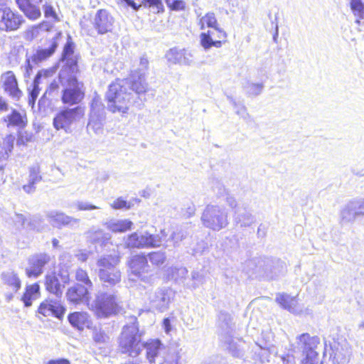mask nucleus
I'll use <instances>...</instances> for the list:
<instances>
[{"label": "nucleus", "mask_w": 364, "mask_h": 364, "mask_svg": "<svg viewBox=\"0 0 364 364\" xmlns=\"http://www.w3.org/2000/svg\"><path fill=\"white\" fill-rule=\"evenodd\" d=\"M143 336L144 331L139 330L136 318L131 317L129 322L123 326L118 338L121 352L133 358L139 355L144 347L141 343Z\"/></svg>", "instance_id": "1"}, {"label": "nucleus", "mask_w": 364, "mask_h": 364, "mask_svg": "<svg viewBox=\"0 0 364 364\" xmlns=\"http://www.w3.org/2000/svg\"><path fill=\"white\" fill-rule=\"evenodd\" d=\"M88 309L97 318H108L122 311L121 302L117 296L112 293L99 291L95 299L87 302Z\"/></svg>", "instance_id": "2"}, {"label": "nucleus", "mask_w": 364, "mask_h": 364, "mask_svg": "<svg viewBox=\"0 0 364 364\" xmlns=\"http://www.w3.org/2000/svg\"><path fill=\"white\" fill-rule=\"evenodd\" d=\"M127 80H117L109 85L107 98L111 112L126 113L128 111L132 96L127 92Z\"/></svg>", "instance_id": "3"}, {"label": "nucleus", "mask_w": 364, "mask_h": 364, "mask_svg": "<svg viewBox=\"0 0 364 364\" xmlns=\"http://www.w3.org/2000/svg\"><path fill=\"white\" fill-rule=\"evenodd\" d=\"M59 80L63 87L62 102L70 105L80 103L85 96L83 84L78 82L75 76L68 74L66 70H60Z\"/></svg>", "instance_id": "4"}, {"label": "nucleus", "mask_w": 364, "mask_h": 364, "mask_svg": "<svg viewBox=\"0 0 364 364\" xmlns=\"http://www.w3.org/2000/svg\"><path fill=\"white\" fill-rule=\"evenodd\" d=\"M200 220L205 228L214 231H220L229 224L228 211L224 207L218 205H206Z\"/></svg>", "instance_id": "5"}, {"label": "nucleus", "mask_w": 364, "mask_h": 364, "mask_svg": "<svg viewBox=\"0 0 364 364\" xmlns=\"http://www.w3.org/2000/svg\"><path fill=\"white\" fill-rule=\"evenodd\" d=\"M119 258L114 256H107L97 261L99 277L100 281L107 287H112L121 281V272L117 268Z\"/></svg>", "instance_id": "6"}, {"label": "nucleus", "mask_w": 364, "mask_h": 364, "mask_svg": "<svg viewBox=\"0 0 364 364\" xmlns=\"http://www.w3.org/2000/svg\"><path fill=\"white\" fill-rule=\"evenodd\" d=\"M84 115L85 109L80 106L63 109L56 114L53 124L57 130L63 129L66 133H70L73 125L80 122Z\"/></svg>", "instance_id": "7"}, {"label": "nucleus", "mask_w": 364, "mask_h": 364, "mask_svg": "<svg viewBox=\"0 0 364 364\" xmlns=\"http://www.w3.org/2000/svg\"><path fill=\"white\" fill-rule=\"evenodd\" d=\"M105 114L104 105L99 96H95L90 105V113L87 124L88 131H92L97 135H100L104 131Z\"/></svg>", "instance_id": "8"}, {"label": "nucleus", "mask_w": 364, "mask_h": 364, "mask_svg": "<svg viewBox=\"0 0 364 364\" xmlns=\"http://www.w3.org/2000/svg\"><path fill=\"white\" fill-rule=\"evenodd\" d=\"M166 236L164 230L161 231V235H151L148 232H134L128 236L125 243L129 247H156L161 245Z\"/></svg>", "instance_id": "9"}, {"label": "nucleus", "mask_w": 364, "mask_h": 364, "mask_svg": "<svg viewBox=\"0 0 364 364\" xmlns=\"http://www.w3.org/2000/svg\"><path fill=\"white\" fill-rule=\"evenodd\" d=\"M173 298L174 291L171 288H159L149 293V305L153 311L164 312L168 309Z\"/></svg>", "instance_id": "10"}, {"label": "nucleus", "mask_w": 364, "mask_h": 364, "mask_svg": "<svg viewBox=\"0 0 364 364\" xmlns=\"http://www.w3.org/2000/svg\"><path fill=\"white\" fill-rule=\"evenodd\" d=\"M25 22L23 17L9 7H0V30L10 32L18 30Z\"/></svg>", "instance_id": "11"}, {"label": "nucleus", "mask_w": 364, "mask_h": 364, "mask_svg": "<svg viewBox=\"0 0 364 364\" xmlns=\"http://www.w3.org/2000/svg\"><path fill=\"white\" fill-rule=\"evenodd\" d=\"M129 267L130 269L129 279L136 280L139 279L144 282H149L150 278L142 275V273L147 271L149 267L145 256L138 255L132 257L129 262Z\"/></svg>", "instance_id": "12"}, {"label": "nucleus", "mask_w": 364, "mask_h": 364, "mask_svg": "<svg viewBox=\"0 0 364 364\" xmlns=\"http://www.w3.org/2000/svg\"><path fill=\"white\" fill-rule=\"evenodd\" d=\"M226 37V33L218 25L217 28H212L207 33L200 34V44L205 50H208L211 47L220 48L222 46V40H225Z\"/></svg>", "instance_id": "13"}, {"label": "nucleus", "mask_w": 364, "mask_h": 364, "mask_svg": "<svg viewBox=\"0 0 364 364\" xmlns=\"http://www.w3.org/2000/svg\"><path fill=\"white\" fill-rule=\"evenodd\" d=\"M50 256L46 253L33 255L29 259V266L26 269L28 277L37 278L43 273V267L50 262Z\"/></svg>", "instance_id": "14"}, {"label": "nucleus", "mask_w": 364, "mask_h": 364, "mask_svg": "<svg viewBox=\"0 0 364 364\" xmlns=\"http://www.w3.org/2000/svg\"><path fill=\"white\" fill-rule=\"evenodd\" d=\"M166 57L168 62L173 64L191 65L194 63L193 53L186 49L171 48L166 53Z\"/></svg>", "instance_id": "15"}, {"label": "nucleus", "mask_w": 364, "mask_h": 364, "mask_svg": "<svg viewBox=\"0 0 364 364\" xmlns=\"http://www.w3.org/2000/svg\"><path fill=\"white\" fill-rule=\"evenodd\" d=\"M114 19L105 9L99 10L94 18V26L99 34H105L112 30Z\"/></svg>", "instance_id": "16"}, {"label": "nucleus", "mask_w": 364, "mask_h": 364, "mask_svg": "<svg viewBox=\"0 0 364 364\" xmlns=\"http://www.w3.org/2000/svg\"><path fill=\"white\" fill-rule=\"evenodd\" d=\"M66 298L70 303L78 304L90 302L89 291L85 287L76 284L70 287L66 292Z\"/></svg>", "instance_id": "17"}, {"label": "nucleus", "mask_w": 364, "mask_h": 364, "mask_svg": "<svg viewBox=\"0 0 364 364\" xmlns=\"http://www.w3.org/2000/svg\"><path fill=\"white\" fill-rule=\"evenodd\" d=\"M1 81L4 89L11 97L18 99L21 95V91L18 89L16 76L11 71H8L1 76Z\"/></svg>", "instance_id": "18"}, {"label": "nucleus", "mask_w": 364, "mask_h": 364, "mask_svg": "<svg viewBox=\"0 0 364 364\" xmlns=\"http://www.w3.org/2000/svg\"><path fill=\"white\" fill-rule=\"evenodd\" d=\"M122 80H127L128 82L127 88L131 89L137 95L144 94L148 90V84L143 73L138 74L137 71H133L129 78Z\"/></svg>", "instance_id": "19"}, {"label": "nucleus", "mask_w": 364, "mask_h": 364, "mask_svg": "<svg viewBox=\"0 0 364 364\" xmlns=\"http://www.w3.org/2000/svg\"><path fill=\"white\" fill-rule=\"evenodd\" d=\"M65 308L58 301L46 300L43 301L38 308L39 314L44 316H53L60 318L65 313Z\"/></svg>", "instance_id": "20"}, {"label": "nucleus", "mask_w": 364, "mask_h": 364, "mask_svg": "<svg viewBox=\"0 0 364 364\" xmlns=\"http://www.w3.org/2000/svg\"><path fill=\"white\" fill-rule=\"evenodd\" d=\"M48 221L56 228H61L62 226L75 225L79 223L77 218L68 216L63 213L58 212L55 210L50 211L46 215Z\"/></svg>", "instance_id": "21"}, {"label": "nucleus", "mask_w": 364, "mask_h": 364, "mask_svg": "<svg viewBox=\"0 0 364 364\" xmlns=\"http://www.w3.org/2000/svg\"><path fill=\"white\" fill-rule=\"evenodd\" d=\"M275 300L283 309L292 314H300L302 312V309L299 306L296 297L284 293H279L277 294Z\"/></svg>", "instance_id": "22"}, {"label": "nucleus", "mask_w": 364, "mask_h": 364, "mask_svg": "<svg viewBox=\"0 0 364 364\" xmlns=\"http://www.w3.org/2000/svg\"><path fill=\"white\" fill-rule=\"evenodd\" d=\"M235 221L240 227H249L255 221L251 210L244 205L235 210Z\"/></svg>", "instance_id": "23"}, {"label": "nucleus", "mask_w": 364, "mask_h": 364, "mask_svg": "<svg viewBox=\"0 0 364 364\" xmlns=\"http://www.w3.org/2000/svg\"><path fill=\"white\" fill-rule=\"evenodd\" d=\"M18 9L30 20L35 21L41 16L38 6L34 5L30 0H15Z\"/></svg>", "instance_id": "24"}, {"label": "nucleus", "mask_w": 364, "mask_h": 364, "mask_svg": "<svg viewBox=\"0 0 364 364\" xmlns=\"http://www.w3.org/2000/svg\"><path fill=\"white\" fill-rule=\"evenodd\" d=\"M68 321L70 325L82 331L85 328H90L92 323L90 316L86 312H73L68 316Z\"/></svg>", "instance_id": "25"}, {"label": "nucleus", "mask_w": 364, "mask_h": 364, "mask_svg": "<svg viewBox=\"0 0 364 364\" xmlns=\"http://www.w3.org/2000/svg\"><path fill=\"white\" fill-rule=\"evenodd\" d=\"M331 356L338 364H346L348 362L350 350L346 342L341 347L339 343H334L331 346Z\"/></svg>", "instance_id": "26"}, {"label": "nucleus", "mask_w": 364, "mask_h": 364, "mask_svg": "<svg viewBox=\"0 0 364 364\" xmlns=\"http://www.w3.org/2000/svg\"><path fill=\"white\" fill-rule=\"evenodd\" d=\"M133 223L128 219H115L109 220L105 223L106 228L112 232H124L131 230Z\"/></svg>", "instance_id": "27"}, {"label": "nucleus", "mask_w": 364, "mask_h": 364, "mask_svg": "<svg viewBox=\"0 0 364 364\" xmlns=\"http://www.w3.org/2000/svg\"><path fill=\"white\" fill-rule=\"evenodd\" d=\"M360 216L354 200L349 201L341 210L340 218L343 223L353 222Z\"/></svg>", "instance_id": "28"}, {"label": "nucleus", "mask_w": 364, "mask_h": 364, "mask_svg": "<svg viewBox=\"0 0 364 364\" xmlns=\"http://www.w3.org/2000/svg\"><path fill=\"white\" fill-rule=\"evenodd\" d=\"M1 279L4 285L17 292L21 287V281L18 274L13 271L4 272L1 274Z\"/></svg>", "instance_id": "29"}, {"label": "nucleus", "mask_w": 364, "mask_h": 364, "mask_svg": "<svg viewBox=\"0 0 364 364\" xmlns=\"http://www.w3.org/2000/svg\"><path fill=\"white\" fill-rule=\"evenodd\" d=\"M320 343V339L317 336H310L308 333H304L299 337V344L306 353L314 351L317 346Z\"/></svg>", "instance_id": "30"}, {"label": "nucleus", "mask_w": 364, "mask_h": 364, "mask_svg": "<svg viewBox=\"0 0 364 364\" xmlns=\"http://www.w3.org/2000/svg\"><path fill=\"white\" fill-rule=\"evenodd\" d=\"M45 285L49 292L58 297L62 296L63 289L55 273H50L46 276Z\"/></svg>", "instance_id": "31"}, {"label": "nucleus", "mask_w": 364, "mask_h": 364, "mask_svg": "<svg viewBox=\"0 0 364 364\" xmlns=\"http://www.w3.org/2000/svg\"><path fill=\"white\" fill-rule=\"evenodd\" d=\"M349 6L355 17V23L362 25L364 20V2L362 0H349Z\"/></svg>", "instance_id": "32"}, {"label": "nucleus", "mask_w": 364, "mask_h": 364, "mask_svg": "<svg viewBox=\"0 0 364 364\" xmlns=\"http://www.w3.org/2000/svg\"><path fill=\"white\" fill-rule=\"evenodd\" d=\"M40 296V287L38 284L28 285L26 287V291L23 294L21 300L25 306L28 307L32 304V301L36 300Z\"/></svg>", "instance_id": "33"}, {"label": "nucleus", "mask_w": 364, "mask_h": 364, "mask_svg": "<svg viewBox=\"0 0 364 364\" xmlns=\"http://www.w3.org/2000/svg\"><path fill=\"white\" fill-rule=\"evenodd\" d=\"M60 36V33H56L55 37L53 38L50 45L48 46V48L38 50L34 55L35 60L38 61H42L51 56L58 46L57 40Z\"/></svg>", "instance_id": "34"}, {"label": "nucleus", "mask_w": 364, "mask_h": 364, "mask_svg": "<svg viewBox=\"0 0 364 364\" xmlns=\"http://www.w3.org/2000/svg\"><path fill=\"white\" fill-rule=\"evenodd\" d=\"M147 359L150 363L154 361L162 349V344L159 340H152L148 342L146 346Z\"/></svg>", "instance_id": "35"}, {"label": "nucleus", "mask_w": 364, "mask_h": 364, "mask_svg": "<svg viewBox=\"0 0 364 364\" xmlns=\"http://www.w3.org/2000/svg\"><path fill=\"white\" fill-rule=\"evenodd\" d=\"M166 279L168 280L173 279L175 281H180L185 278L188 271L185 267H168L165 269Z\"/></svg>", "instance_id": "36"}, {"label": "nucleus", "mask_w": 364, "mask_h": 364, "mask_svg": "<svg viewBox=\"0 0 364 364\" xmlns=\"http://www.w3.org/2000/svg\"><path fill=\"white\" fill-rule=\"evenodd\" d=\"M5 121L8 122V126H16L23 127L26 124V118L25 114H21L16 110H13L12 113L5 118Z\"/></svg>", "instance_id": "37"}, {"label": "nucleus", "mask_w": 364, "mask_h": 364, "mask_svg": "<svg viewBox=\"0 0 364 364\" xmlns=\"http://www.w3.org/2000/svg\"><path fill=\"white\" fill-rule=\"evenodd\" d=\"M199 25L201 29L207 28H217L218 25L215 16L213 13H208L202 16L199 21Z\"/></svg>", "instance_id": "38"}, {"label": "nucleus", "mask_w": 364, "mask_h": 364, "mask_svg": "<svg viewBox=\"0 0 364 364\" xmlns=\"http://www.w3.org/2000/svg\"><path fill=\"white\" fill-rule=\"evenodd\" d=\"M41 74L38 73L33 81V88L30 92L29 97H28V104L31 105L32 107L34 105L36 100L37 99L39 92H40V88H39V80L41 79Z\"/></svg>", "instance_id": "39"}, {"label": "nucleus", "mask_w": 364, "mask_h": 364, "mask_svg": "<svg viewBox=\"0 0 364 364\" xmlns=\"http://www.w3.org/2000/svg\"><path fill=\"white\" fill-rule=\"evenodd\" d=\"M44 16L46 18L50 19L53 22H57L59 21L58 14L53 8V5L50 2H46L43 6Z\"/></svg>", "instance_id": "40"}, {"label": "nucleus", "mask_w": 364, "mask_h": 364, "mask_svg": "<svg viewBox=\"0 0 364 364\" xmlns=\"http://www.w3.org/2000/svg\"><path fill=\"white\" fill-rule=\"evenodd\" d=\"M75 279L77 281L83 282L84 284L90 287L92 286V283L91 280L89 279L87 272L82 269L80 268L76 270Z\"/></svg>", "instance_id": "41"}, {"label": "nucleus", "mask_w": 364, "mask_h": 364, "mask_svg": "<svg viewBox=\"0 0 364 364\" xmlns=\"http://www.w3.org/2000/svg\"><path fill=\"white\" fill-rule=\"evenodd\" d=\"M148 256L150 262L156 265L163 264L166 259L164 254L160 252H151Z\"/></svg>", "instance_id": "42"}, {"label": "nucleus", "mask_w": 364, "mask_h": 364, "mask_svg": "<svg viewBox=\"0 0 364 364\" xmlns=\"http://www.w3.org/2000/svg\"><path fill=\"white\" fill-rule=\"evenodd\" d=\"M111 207L113 209L119 210V209H129L131 208V204L129 202L124 200L122 198H118L115 199L111 204Z\"/></svg>", "instance_id": "43"}, {"label": "nucleus", "mask_w": 364, "mask_h": 364, "mask_svg": "<svg viewBox=\"0 0 364 364\" xmlns=\"http://www.w3.org/2000/svg\"><path fill=\"white\" fill-rule=\"evenodd\" d=\"M263 88L262 83H251L247 87V92L250 95L257 96L262 92Z\"/></svg>", "instance_id": "44"}, {"label": "nucleus", "mask_w": 364, "mask_h": 364, "mask_svg": "<svg viewBox=\"0 0 364 364\" xmlns=\"http://www.w3.org/2000/svg\"><path fill=\"white\" fill-rule=\"evenodd\" d=\"M167 6L174 11L183 10L185 8V2L183 0H166Z\"/></svg>", "instance_id": "45"}, {"label": "nucleus", "mask_w": 364, "mask_h": 364, "mask_svg": "<svg viewBox=\"0 0 364 364\" xmlns=\"http://www.w3.org/2000/svg\"><path fill=\"white\" fill-rule=\"evenodd\" d=\"M41 180L38 167H32L30 169L28 182L36 184Z\"/></svg>", "instance_id": "46"}, {"label": "nucleus", "mask_w": 364, "mask_h": 364, "mask_svg": "<svg viewBox=\"0 0 364 364\" xmlns=\"http://www.w3.org/2000/svg\"><path fill=\"white\" fill-rule=\"evenodd\" d=\"M93 340L97 343H104L108 340V336L100 329H95L92 336Z\"/></svg>", "instance_id": "47"}, {"label": "nucleus", "mask_w": 364, "mask_h": 364, "mask_svg": "<svg viewBox=\"0 0 364 364\" xmlns=\"http://www.w3.org/2000/svg\"><path fill=\"white\" fill-rule=\"evenodd\" d=\"M63 60L66 61V65L69 67L68 72L66 68L63 70H66L68 74L73 75V73L77 70V58L75 56H71L67 58L63 59Z\"/></svg>", "instance_id": "48"}, {"label": "nucleus", "mask_w": 364, "mask_h": 364, "mask_svg": "<svg viewBox=\"0 0 364 364\" xmlns=\"http://www.w3.org/2000/svg\"><path fill=\"white\" fill-rule=\"evenodd\" d=\"M318 355L316 351H311L307 353L306 357L302 360L301 364H318Z\"/></svg>", "instance_id": "49"}, {"label": "nucleus", "mask_w": 364, "mask_h": 364, "mask_svg": "<svg viewBox=\"0 0 364 364\" xmlns=\"http://www.w3.org/2000/svg\"><path fill=\"white\" fill-rule=\"evenodd\" d=\"M14 140H15V137H14V136H13L11 134L6 136L4 139L3 145H4V149H5V152L6 154H8L9 152L11 151V150L14 147Z\"/></svg>", "instance_id": "50"}, {"label": "nucleus", "mask_w": 364, "mask_h": 364, "mask_svg": "<svg viewBox=\"0 0 364 364\" xmlns=\"http://www.w3.org/2000/svg\"><path fill=\"white\" fill-rule=\"evenodd\" d=\"M75 205L78 210H92L99 208L97 206L85 201H77Z\"/></svg>", "instance_id": "51"}, {"label": "nucleus", "mask_w": 364, "mask_h": 364, "mask_svg": "<svg viewBox=\"0 0 364 364\" xmlns=\"http://www.w3.org/2000/svg\"><path fill=\"white\" fill-rule=\"evenodd\" d=\"M74 45L71 42H68L66 45L65 46L63 53V58H67L71 56H74Z\"/></svg>", "instance_id": "52"}, {"label": "nucleus", "mask_w": 364, "mask_h": 364, "mask_svg": "<svg viewBox=\"0 0 364 364\" xmlns=\"http://www.w3.org/2000/svg\"><path fill=\"white\" fill-rule=\"evenodd\" d=\"M87 237L90 240H92L93 242H98V241H100V237H102L103 232L101 230H95V231L90 230L87 232Z\"/></svg>", "instance_id": "53"}, {"label": "nucleus", "mask_w": 364, "mask_h": 364, "mask_svg": "<svg viewBox=\"0 0 364 364\" xmlns=\"http://www.w3.org/2000/svg\"><path fill=\"white\" fill-rule=\"evenodd\" d=\"M149 61L146 58L141 57L139 61V68L136 70L138 74L143 73L144 77H146V70L148 68Z\"/></svg>", "instance_id": "54"}, {"label": "nucleus", "mask_w": 364, "mask_h": 364, "mask_svg": "<svg viewBox=\"0 0 364 364\" xmlns=\"http://www.w3.org/2000/svg\"><path fill=\"white\" fill-rule=\"evenodd\" d=\"M90 255V252L89 251L85 250H79L76 252L75 255L78 260L85 262L88 259Z\"/></svg>", "instance_id": "55"}, {"label": "nucleus", "mask_w": 364, "mask_h": 364, "mask_svg": "<svg viewBox=\"0 0 364 364\" xmlns=\"http://www.w3.org/2000/svg\"><path fill=\"white\" fill-rule=\"evenodd\" d=\"M225 201H226V203L232 209H235V210L238 208V207H242V205H239L237 204V202L236 200V199L232 196H230L229 194H228L226 196V198H225Z\"/></svg>", "instance_id": "56"}, {"label": "nucleus", "mask_w": 364, "mask_h": 364, "mask_svg": "<svg viewBox=\"0 0 364 364\" xmlns=\"http://www.w3.org/2000/svg\"><path fill=\"white\" fill-rule=\"evenodd\" d=\"M122 2H124L127 6L132 7L135 11H137L140 8L141 4L146 3V1L143 0H141L139 4L134 0H122ZM147 4L149 3L147 2Z\"/></svg>", "instance_id": "57"}, {"label": "nucleus", "mask_w": 364, "mask_h": 364, "mask_svg": "<svg viewBox=\"0 0 364 364\" xmlns=\"http://www.w3.org/2000/svg\"><path fill=\"white\" fill-rule=\"evenodd\" d=\"M354 201L360 216L364 215V198L355 199Z\"/></svg>", "instance_id": "58"}, {"label": "nucleus", "mask_w": 364, "mask_h": 364, "mask_svg": "<svg viewBox=\"0 0 364 364\" xmlns=\"http://www.w3.org/2000/svg\"><path fill=\"white\" fill-rule=\"evenodd\" d=\"M235 109H236V113L238 115H240V117L245 118L248 115V114L247 112V109L245 106H243V105L237 106L235 104Z\"/></svg>", "instance_id": "59"}, {"label": "nucleus", "mask_w": 364, "mask_h": 364, "mask_svg": "<svg viewBox=\"0 0 364 364\" xmlns=\"http://www.w3.org/2000/svg\"><path fill=\"white\" fill-rule=\"evenodd\" d=\"M171 237L174 242V245H176L183 240V235L181 232H176L173 233Z\"/></svg>", "instance_id": "60"}, {"label": "nucleus", "mask_w": 364, "mask_h": 364, "mask_svg": "<svg viewBox=\"0 0 364 364\" xmlns=\"http://www.w3.org/2000/svg\"><path fill=\"white\" fill-rule=\"evenodd\" d=\"M163 327L166 333H169L171 331V325L169 318H164L163 321Z\"/></svg>", "instance_id": "61"}, {"label": "nucleus", "mask_w": 364, "mask_h": 364, "mask_svg": "<svg viewBox=\"0 0 364 364\" xmlns=\"http://www.w3.org/2000/svg\"><path fill=\"white\" fill-rule=\"evenodd\" d=\"M41 30L48 31L53 27V25L48 21H43L38 26Z\"/></svg>", "instance_id": "62"}, {"label": "nucleus", "mask_w": 364, "mask_h": 364, "mask_svg": "<svg viewBox=\"0 0 364 364\" xmlns=\"http://www.w3.org/2000/svg\"><path fill=\"white\" fill-rule=\"evenodd\" d=\"M35 184L28 182V184L23 186V191L27 193H31L35 191Z\"/></svg>", "instance_id": "63"}, {"label": "nucleus", "mask_w": 364, "mask_h": 364, "mask_svg": "<svg viewBox=\"0 0 364 364\" xmlns=\"http://www.w3.org/2000/svg\"><path fill=\"white\" fill-rule=\"evenodd\" d=\"M46 364H70V361L65 358L50 360Z\"/></svg>", "instance_id": "64"}]
</instances>
